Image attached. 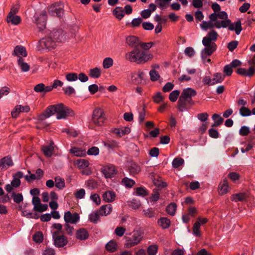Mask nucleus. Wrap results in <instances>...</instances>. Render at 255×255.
Masks as SVG:
<instances>
[{"mask_svg": "<svg viewBox=\"0 0 255 255\" xmlns=\"http://www.w3.org/2000/svg\"><path fill=\"white\" fill-rule=\"evenodd\" d=\"M211 7L214 12L209 15V20L203 21L200 24L203 30L207 31L208 29L214 28L220 29L228 27L229 30L235 31L237 35L241 33L243 29L240 20L232 23L228 18L227 13L225 11H221V6L217 2L213 3Z\"/></svg>", "mask_w": 255, "mask_h": 255, "instance_id": "nucleus-1", "label": "nucleus"}, {"mask_svg": "<svg viewBox=\"0 0 255 255\" xmlns=\"http://www.w3.org/2000/svg\"><path fill=\"white\" fill-rule=\"evenodd\" d=\"M55 113L57 114V119L59 120L74 115V113L72 110L65 106L63 104L60 103L48 106L44 112L38 116L37 120L44 121Z\"/></svg>", "mask_w": 255, "mask_h": 255, "instance_id": "nucleus-2", "label": "nucleus"}, {"mask_svg": "<svg viewBox=\"0 0 255 255\" xmlns=\"http://www.w3.org/2000/svg\"><path fill=\"white\" fill-rule=\"evenodd\" d=\"M218 34L215 30L209 31L202 39L204 48L201 50V57L204 62H206L207 57L211 55L216 51L217 45L215 41L217 40Z\"/></svg>", "mask_w": 255, "mask_h": 255, "instance_id": "nucleus-3", "label": "nucleus"}, {"mask_svg": "<svg viewBox=\"0 0 255 255\" xmlns=\"http://www.w3.org/2000/svg\"><path fill=\"white\" fill-rule=\"evenodd\" d=\"M62 34L61 29H54L48 33L47 36L40 39L39 45L42 49L52 50L56 47L57 42L61 41Z\"/></svg>", "mask_w": 255, "mask_h": 255, "instance_id": "nucleus-4", "label": "nucleus"}, {"mask_svg": "<svg viewBox=\"0 0 255 255\" xmlns=\"http://www.w3.org/2000/svg\"><path fill=\"white\" fill-rule=\"evenodd\" d=\"M196 94V91L191 88L184 89L178 101V110L181 112L185 111L188 103H189L192 100V97Z\"/></svg>", "mask_w": 255, "mask_h": 255, "instance_id": "nucleus-5", "label": "nucleus"}, {"mask_svg": "<svg viewBox=\"0 0 255 255\" xmlns=\"http://www.w3.org/2000/svg\"><path fill=\"white\" fill-rule=\"evenodd\" d=\"M143 237V233L139 230H133L132 233H126L125 236L126 248H131L139 244Z\"/></svg>", "mask_w": 255, "mask_h": 255, "instance_id": "nucleus-6", "label": "nucleus"}, {"mask_svg": "<svg viewBox=\"0 0 255 255\" xmlns=\"http://www.w3.org/2000/svg\"><path fill=\"white\" fill-rule=\"evenodd\" d=\"M46 12L45 11H43L40 13H36L34 16L33 21L39 30L42 31L46 28Z\"/></svg>", "mask_w": 255, "mask_h": 255, "instance_id": "nucleus-7", "label": "nucleus"}, {"mask_svg": "<svg viewBox=\"0 0 255 255\" xmlns=\"http://www.w3.org/2000/svg\"><path fill=\"white\" fill-rule=\"evenodd\" d=\"M63 4L61 1H58L52 4L48 8L49 13L52 16L61 17L63 14Z\"/></svg>", "mask_w": 255, "mask_h": 255, "instance_id": "nucleus-8", "label": "nucleus"}, {"mask_svg": "<svg viewBox=\"0 0 255 255\" xmlns=\"http://www.w3.org/2000/svg\"><path fill=\"white\" fill-rule=\"evenodd\" d=\"M105 120V115L102 109H96L93 111L92 121L95 125L101 126L103 125Z\"/></svg>", "mask_w": 255, "mask_h": 255, "instance_id": "nucleus-9", "label": "nucleus"}, {"mask_svg": "<svg viewBox=\"0 0 255 255\" xmlns=\"http://www.w3.org/2000/svg\"><path fill=\"white\" fill-rule=\"evenodd\" d=\"M52 238L54 245L58 247H63L67 244V239L63 235H59V232H52Z\"/></svg>", "mask_w": 255, "mask_h": 255, "instance_id": "nucleus-10", "label": "nucleus"}, {"mask_svg": "<svg viewBox=\"0 0 255 255\" xmlns=\"http://www.w3.org/2000/svg\"><path fill=\"white\" fill-rule=\"evenodd\" d=\"M64 220L66 223L76 224L80 220V216L77 213L72 214L70 211L65 213Z\"/></svg>", "mask_w": 255, "mask_h": 255, "instance_id": "nucleus-11", "label": "nucleus"}, {"mask_svg": "<svg viewBox=\"0 0 255 255\" xmlns=\"http://www.w3.org/2000/svg\"><path fill=\"white\" fill-rule=\"evenodd\" d=\"M102 172L106 178L114 176L116 173V169L114 165L109 164L105 166L102 169Z\"/></svg>", "mask_w": 255, "mask_h": 255, "instance_id": "nucleus-12", "label": "nucleus"}, {"mask_svg": "<svg viewBox=\"0 0 255 255\" xmlns=\"http://www.w3.org/2000/svg\"><path fill=\"white\" fill-rule=\"evenodd\" d=\"M140 51L139 48H134L131 51L126 54V58L131 62L138 63Z\"/></svg>", "mask_w": 255, "mask_h": 255, "instance_id": "nucleus-13", "label": "nucleus"}, {"mask_svg": "<svg viewBox=\"0 0 255 255\" xmlns=\"http://www.w3.org/2000/svg\"><path fill=\"white\" fill-rule=\"evenodd\" d=\"M12 55L20 58H22V57H24L27 56V53L26 48L24 46L22 45H17L14 47Z\"/></svg>", "mask_w": 255, "mask_h": 255, "instance_id": "nucleus-14", "label": "nucleus"}, {"mask_svg": "<svg viewBox=\"0 0 255 255\" xmlns=\"http://www.w3.org/2000/svg\"><path fill=\"white\" fill-rule=\"evenodd\" d=\"M13 165V162L10 157L5 156L0 160V171L6 170Z\"/></svg>", "mask_w": 255, "mask_h": 255, "instance_id": "nucleus-15", "label": "nucleus"}, {"mask_svg": "<svg viewBox=\"0 0 255 255\" xmlns=\"http://www.w3.org/2000/svg\"><path fill=\"white\" fill-rule=\"evenodd\" d=\"M30 108L28 106L17 105L11 112V116L13 118H16L20 112H28Z\"/></svg>", "mask_w": 255, "mask_h": 255, "instance_id": "nucleus-16", "label": "nucleus"}, {"mask_svg": "<svg viewBox=\"0 0 255 255\" xmlns=\"http://www.w3.org/2000/svg\"><path fill=\"white\" fill-rule=\"evenodd\" d=\"M23 177V174L21 171H18L13 175V179L11 182V186L13 187L17 188L20 185V178Z\"/></svg>", "mask_w": 255, "mask_h": 255, "instance_id": "nucleus-17", "label": "nucleus"}, {"mask_svg": "<svg viewBox=\"0 0 255 255\" xmlns=\"http://www.w3.org/2000/svg\"><path fill=\"white\" fill-rule=\"evenodd\" d=\"M127 43L131 47L139 48V42L138 38L135 36H129L126 39Z\"/></svg>", "mask_w": 255, "mask_h": 255, "instance_id": "nucleus-18", "label": "nucleus"}, {"mask_svg": "<svg viewBox=\"0 0 255 255\" xmlns=\"http://www.w3.org/2000/svg\"><path fill=\"white\" fill-rule=\"evenodd\" d=\"M42 150L45 156L50 157L52 156L54 150V143L51 141L48 145L42 146Z\"/></svg>", "mask_w": 255, "mask_h": 255, "instance_id": "nucleus-19", "label": "nucleus"}, {"mask_svg": "<svg viewBox=\"0 0 255 255\" xmlns=\"http://www.w3.org/2000/svg\"><path fill=\"white\" fill-rule=\"evenodd\" d=\"M130 130L129 127H125L120 128H116L113 130V132L119 137H122L124 135L130 133Z\"/></svg>", "mask_w": 255, "mask_h": 255, "instance_id": "nucleus-20", "label": "nucleus"}, {"mask_svg": "<svg viewBox=\"0 0 255 255\" xmlns=\"http://www.w3.org/2000/svg\"><path fill=\"white\" fill-rule=\"evenodd\" d=\"M112 211V207L111 204L103 205L98 210V212L101 216H106L110 214Z\"/></svg>", "mask_w": 255, "mask_h": 255, "instance_id": "nucleus-21", "label": "nucleus"}, {"mask_svg": "<svg viewBox=\"0 0 255 255\" xmlns=\"http://www.w3.org/2000/svg\"><path fill=\"white\" fill-rule=\"evenodd\" d=\"M152 55L150 54H148L146 52L143 51L140 52L139 54V58H138L137 64L144 63L148 61L151 58Z\"/></svg>", "mask_w": 255, "mask_h": 255, "instance_id": "nucleus-22", "label": "nucleus"}, {"mask_svg": "<svg viewBox=\"0 0 255 255\" xmlns=\"http://www.w3.org/2000/svg\"><path fill=\"white\" fill-rule=\"evenodd\" d=\"M76 237L77 239L80 240H85L88 238L89 234L85 229L80 228L77 231Z\"/></svg>", "mask_w": 255, "mask_h": 255, "instance_id": "nucleus-23", "label": "nucleus"}, {"mask_svg": "<svg viewBox=\"0 0 255 255\" xmlns=\"http://www.w3.org/2000/svg\"><path fill=\"white\" fill-rule=\"evenodd\" d=\"M228 183L226 179H224L219 185V193L221 195H224L228 192Z\"/></svg>", "mask_w": 255, "mask_h": 255, "instance_id": "nucleus-24", "label": "nucleus"}, {"mask_svg": "<svg viewBox=\"0 0 255 255\" xmlns=\"http://www.w3.org/2000/svg\"><path fill=\"white\" fill-rule=\"evenodd\" d=\"M247 195L245 193H239L233 194L231 197L232 201L235 202L244 201L247 199Z\"/></svg>", "mask_w": 255, "mask_h": 255, "instance_id": "nucleus-25", "label": "nucleus"}, {"mask_svg": "<svg viewBox=\"0 0 255 255\" xmlns=\"http://www.w3.org/2000/svg\"><path fill=\"white\" fill-rule=\"evenodd\" d=\"M103 200L106 202H112L115 200L116 194L114 192L108 191L103 194Z\"/></svg>", "mask_w": 255, "mask_h": 255, "instance_id": "nucleus-26", "label": "nucleus"}, {"mask_svg": "<svg viewBox=\"0 0 255 255\" xmlns=\"http://www.w3.org/2000/svg\"><path fill=\"white\" fill-rule=\"evenodd\" d=\"M157 224L162 227V229H165L169 227L170 225V221L167 218L162 217L157 221Z\"/></svg>", "mask_w": 255, "mask_h": 255, "instance_id": "nucleus-27", "label": "nucleus"}, {"mask_svg": "<svg viewBox=\"0 0 255 255\" xmlns=\"http://www.w3.org/2000/svg\"><path fill=\"white\" fill-rule=\"evenodd\" d=\"M225 77V75H223L221 73H217L214 75L212 78V84L215 85L216 84L220 83L223 82Z\"/></svg>", "mask_w": 255, "mask_h": 255, "instance_id": "nucleus-28", "label": "nucleus"}, {"mask_svg": "<svg viewBox=\"0 0 255 255\" xmlns=\"http://www.w3.org/2000/svg\"><path fill=\"white\" fill-rule=\"evenodd\" d=\"M212 119L214 121V123L212 127H218L221 125L224 121V119L219 114H215L212 116Z\"/></svg>", "mask_w": 255, "mask_h": 255, "instance_id": "nucleus-29", "label": "nucleus"}, {"mask_svg": "<svg viewBox=\"0 0 255 255\" xmlns=\"http://www.w3.org/2000/svg\"><path fill=\"white\" fill-rule=\"evenodd\" d=\"M89 75L90 77L93 78H98L101 75V69L98 67L91 69L89 72Z\"/></svg>", "mask_w": 255, "mask_h": 255, "instance_id": "nucleus-30", "label": "nucleus"}, {"mask_svg": "<svg viewBox=\"0 0 255 255\" xmlns=\"http://www.w3.org/2000/svg\"><path fill=\"white\" fill-rule=\"evenodd\" d=\"M17 63L22 71L27 72L29 71V65L27 63L24 62L22 58H18Z\"/></svg>", "mask_w": 255, "mask_h": 255, "instance_id": "nucleus-31", "label": "nucleus"}, {"mask_svg": "<svg viewBox=\"0 0 255 255\" xmlns=\"http://www.w3.org/2000/svg\"><path fill=\"white\" fill-rule=\"evenodd\" d=\"M100 213L98 212V210H97L94 213H91L89 215V220L94 224H97L99 220L100 216Z\"/></svg>", "mask_w": 255, "mask_h": 255, "instance_id": "nucleus-32", "label": "nucleus"}, {"mask_svg": "<svg viewBox=\"0 0 255 255\" xmlns=\"http://www.w3.org/2000/svg\"><path fill=\"white\" fill-rule=\"evenodd\" d=\"M7 21L14 25H17L20 23L21 19L20 16L18 15H8Z\"/></svg>", "mask_w": 255, "mask_h": 255, "instance_id": "nucleus-33", "label": "nucleus"}, {"mask_svg": "<svg viewBox=\"0 0 255 255\" xmlns=\"http://www.w3.org/2000/svg\"><path fill=\"white\" fill-rule=\"evenodd\" d=\"M113 14L119 19H122L125 15V12L121 7H117L113 10Z\"/></svg>", "mask_w": 255, "mask_h": 255, "instance_id": "nucleus-34", "label": "nucleus"}, {"mask_svg": "<svg viewBox=\"0 0 255 255\" xmlns=\"http://www.w3.org/2000/svg\"><path fill=\"white\" fill-rule=\"evenodd\" d=\"M117 248V243L113 240L109 241L106 246V248L107 251L110 252H114L116 251Z\"/></svg>", "mask_w": 255, "mask_h": 255, "instance_id": "nucleus-35", "label": "nucleus"}, {"mask_svg": "<svg viewBox=\"0 0 255 255\" xmlns=\"http://www.w3.org/2000/svg\"><path fill=\"white\" fill-rule=\"evenodd\" d=\"M176 208V204L175 203H171L167 206L166 211L169 215L174 216L175 214Z\"/></svg>", "mask_w": 255, "mask_h": 255, "instance_id": "nucleus-36", "label": "nucleus"}, {"mask_svg": "<svg viewBox=\"0 0 255 255\" xmlns=\"http://www.w3.org/2000/svg\"><path fill=\"white\" fill-rule=\"evenodd\" d=\"M184 163V160L181 157L175 158L172 162V166L174 168H177L183 165Z\"/></svg>", "mask_w": 255, "mask_h": 255, "instance_id": "nucleus-37", "label": "nucleus"}, {"mask_svg": "<svg viewBox=\"0 0 255 255\" xmlns=\"http://www.w3.org/2000/svg\"><path fill=\"white\" fill-rule=\"evenodd\" d=\"M76 164L80 169H82L88 167L89 162L87 160L80 159L76 161Z\"/></svg>", "mask_w": 255, "mask_h": 255, "instance_id": "nucleus-38", "label": "nucleus"}, {"mask_svg": "<svg viewBox=\"0 0 255 255\" xmlns=\"http://www.w3.org/2000/svg\"><path fill=\"white\" fill-rule=\"evenodd\" d=\"M103 144L104 146L109 149H114L119 146V143L116 140H110L107 142H103Z\"/></svg>", "mask_w": 255, "mask_h": 255, "instance_id": "nucleus-39", "label": "nucleus"}, {"mask_svg": "<svg viewBox=\"0 0 255 255\" xmlns=\"http://www.w3.org/2000/svg\"><path fill=\"white\" fill-rule=\"evenodd\" d=\"M239 114L243 117H249L252 115V112L246 107H241L239 109Z\"/></svg>", "mask_w": 255, "mask_h": 255, "instance_id": "nucleus-40", "label": "nucleus"}, {"mask_svg": "<svg viewBox=\"0 0 255 255\" xmlns=\"http://www.w3.org/2000/svg\"><path fill=\"white\" fill-rule=\"evenodd\" d=\"M140 167L136 163H132L129 168V172L130 174L134 175L139 172Z\"/></svg>", "mask_w": 255, "mask_h": 255, "instance_id": "nucleus-41", "label": "nucleus"}, {"mask_svg": "<svg viewBox=\"0 0 255 255\" xmlns=\"http://www.w3.org/2000/svg\"><path fill=\"white\" fill-rule=\"evenodd\" d=\"M55 186L59 189H62L65 187L64 180L59 177L55 178Z\"/></svg>", "mask_w": 255, "mask_h": 255, "instance_id": "nucleus-42", "label": "nucleus"}, {"mask_svg": "<svg viewBox=\"0 0 255 255\" xmlns=\"http://www.w3.org/2000/svg\"><path fill=\"white\" fill-rule=\"evenodd\" d=\"M199 222H196L193 227V234L196 237H200L201 236L200 233V226Z\"/></svg>", "mask_w": 255, "mask_h": 255, "instance_id": "nucleus-43", "label": "nucleus"}, {"mask_svg": "<svg viewBox=\"0 0 255 255\" xmlns=\"http://www.w3.org/2000/svg\"><path fill=\"white\" fill-rule=\"evenodd\" d=\"M180 95V91L178 90L173 91L169 96V99L171 102H174L176 101Z\"/></svg>", "mask_w": 255, "mask_h": 255, "instance_id": "nucleus-44", "label": "nucleus"}, {"mask_svg": "<svg viewBox=\"0 0 255 255\" xmlns=\"http://www.w3.org/2000/svg\"><path fill=\"white\" fill-rule=\"evenodd\" d=\"M158 251V247L156 245H152L147 248L148 255H156Z\"/></svg>", "mask_w": 255, "mask_h": 255, "instance_id": "nucleus-45", "label": "nucleus"}, {"mask_svg": "<svg viewBox=\"0 0 255 255\" xmlns=\"http://www.w3.org/2000/svg\"><path fill=\"white\" fill-rule=\"evenodd\" d=\"M70 152L76 156H82L85 154V151L77 147H73L70 149Z\"/></svg>", "mask_w": 255, "mask_h": 255, "instance_id": "nucleus-46", "label": "nucleus"}, {"mask_svg": "<svg viewBox=\"0 0 255 255\" xmlns=\"http://www.w3.org/2000/svg\"><path fill=\"white\" fill-rule=\"evenodd\" d=\"M113 65V60L112 58L107 57L103 60V66L105 69H108Z\"/></svg>", "mask_w": 255, "mask_h": 255, "instance_id": "nucleus-47", "label": "nucleus"}, {"mask_svg": "<svg viewBox=\"0 0 255 255\" xmlns=\"http://www.w3.org/2000/svg\"><path fill=\"white\" fill-rule=\"evenodd\" d=\"M142 213L146 217L152 218L155 217V213L151 208L143 210Z\"/></svg>", "mask_w": 255, "mask_h": 255, "instance_id": "nucleus-48", "label": "nucleus"}, {"mask_svg": "<svg viewBox=\"0 0 255 255\" xmlns=\"http://www.w3.org/2000/svg\"><path fill=\"white\" fill-rule=\"evenodd\" d=\"M123 184L127 187L131 188L134 184L135 182L128 177H125L122 180Z\"/></svg>", "mask_w": 255, "mask_h": 255, "instance_id": "nucleus-49", "label": "nucleus"}, {"mask_svg": "<svg viewBox=\"0 0 255 255\" xmlns=\"http://www.w3.org/2000/svg\"><path fill=\"white\" fill-rule=\"evenodd\" d=\"M150 80L152 81H156L160 78V75L157 71L153 69L149 72Z\"/></svg>", "mask_w": 255, "mask_h": 255, "instance_id": "nucleus-50", "label": "nucleus"}, {"mask_svg": "<svg viewBox=\"0 0 255 255\" xmlns=\"http://www.w3.org/2000/svg\"><path fill=\"white\" fill-rule=\"evenodd\" d=\"M33 241L37 243H40L43 241V236L41 232H36L33 236Z\"/></svg>", "mask_w": 255, "mask_h": 255, "instance_id": "nucleus-51", "label": "nucleus"}, {"mask_svg": "<svg viewBox=\"0 0 255 255\" xmlns=\"http://www.w3.org/2000/svg\"><path fill=\"white\" fill-rule=\"evenodd\" d=\"M66 79L68 82L76 81L78 79V75L75 73H69L66 75Z\"/></svg>", "mask_w": 255, "mask_h": 255, "instance_id": "nucleus-52", "label": "nucleus"}, {"mask_svg": "<svg viewBox=\"0 0 255 255\" xmlns=\"http://www.w3.org/2000/svg\"><path fill=\"white\" fill-rule=\"evenodd\" d=\"M48 206L47 204H43L40 203L38 205L33 208L35 211L38 212H42L47 210Z\"/></svg>", "mask_w": 255, "mask_h": 255, "instance_id": "nucleus-53", "label": "nucleus"}, {"mask_svg": "<svg viewBox=\"0 0 255 255\" xmlns=\"http://www.w3.org/2000/svg\"><path fill=\"white\" fill-rule=\"evenodd\" d=\"M135 195L143 197L147 195V191L143 187H137L135 189Z\"/></svg>", "mask_w": 255, "mask_h": 255, "instance_id": "nucleus-54", "label": "nucleus"}, {"mask_svg": "<svg viewBox=\"0 0 255 255\" xmlns=\"http://www.w3.org/2000/svg\"><path fill=\"white\" fill-rule=\"evenodd\" d=\"M250 132V128L246 126L241 127L239 130V134L242 136H247Z\"/></svg>", "mask_w": 255, "mask_h": 255, "instance_id": "nucleus-55", "label": "nucleus"}, {"mask_svg": "<svg viewBox=\"0 0 255 255\" xmlns=\"http://www.w3.org/2000/svg\"><path fill=\"white\" fill-rule=\"evenodd\" d=\"M12 197H13V201L16 203H20L23 199L22 195L20 193L15 194L13 193Z\"/></svg>", "mask_w": 255, "mask_h": 255, "instance_id": "nucleus-56", "label": "nucleus"}, {"mask_svg": "<svg viewBox=\"0 0 255 255\" xmlns=\"http://www.w3.org/2000/svg\"><path fill=\"white\" fill-rule=\"evenodd\" d=\"M64 229L66 233L70 236L73 234L74 228L73 226L70 225V224L66 223L64 225Z\"/></svg>", "mask_w": 255, "mask_h": 255, "instance_id": "nucleus-57", "label": "nucleus"}, {"mask_svg": "<svg viewBox=\"0 0 255 255\" xmlns=\"http://www.w3.org/2000/svg\"><path fill=\"white\" fill-rule=\"evenodd\" d=\"M126 229L122 227H118L115 230V233L119 237H122L126 232Z\"/></svg>", "mask_w": 255, "mask_h": 255, "instance_id": "nucleus-58", "label": "nucleus"}, {"mask_svg": "<svg viewBox=\"0 0 255 255\" xmlns=\"http://www.w3.org/2000/svg\"><path fill=\"white\" fill-rule=\"evenodd\" d=\"M99 153V149L96 146H93L89 148L87 151V154L91 155H97Z\"/></svg>", "mask_w": 255, "mask_h": 255, "instance_id": "nucleus-59", "label": "nucleus"}, {"mask_svg": "<svg viewBox=\"0 0 255 255\" xmlns=\"http://www.w3.org/2000/svg\"><path fill=\"white\" fill-rule=\"evenodd\" d=\"M131 80L136 84H139L142 82L141 78L140 77L139 74H136V73L132 75Z\"/></svg>", "mask_w": 255, "mask_h": 255, "instance_id": "nucleus-60", "label": "nucleus"}, {"mask_svg": "<svg viewBox=\"0 0 255 255\" xmlns=\"http://www.w3.org/2000/svg\"><path fill=\"white\" fill-rule=\"evenodd\" d=\"M238 45V42L237 41H232L228 43L227 47L229 51H233L237 48Z\"/></svg>", "mask_w": 255, "mask_h": 255, "instance_id": "nucleus-61", "label": "nucleus"}, {"mask_svg": "<svg viewBox=\"0 0 255 255\" xmlns=\"http://www.w3.org/2000/svg\"><path fill=\"white\" fill-rule=\"evenodd\" d=\"M85 195V191L84 189L81 188L77 191L75 194V196L77 199H82Z\"/></svg>", "mask_w": 255, "mask_h": 255, "instance_id": "nucleus-62", "label": "nucleus"}, {"mask_svg": "<svg viewBox=\"0 0 255 255\" xmlns=\"http://www.w3.org/2000/svg\"><path fill=\"white\" fill-rule=\"evenodd\" d=\"M142 21V20L140 17L133 18L131 22V26L133 27H138L141 23Z\"/></svg>", "mask_w": 255, "mask_h": 255, "instance_id": "nucleus-63", "label": "nucleus"}, {"mask_svg": "<svg viewBox=\"0 0 255 255\" xmlns=\"http://www.w3.org/2000/svg\"><path fill=\"white\" fill-rule=\"evenodd\" d=\"M184 53L186 55L191 57L195 54V51L191 47H188L185 48Z\"/></svg>", "mask_w": 255, "mask_h": 255, "instance_id": "nucleus-64", "label": "nucleus"}]
</instances>
